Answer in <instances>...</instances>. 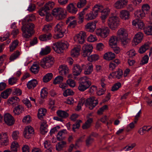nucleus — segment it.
Here are the masks:
<instances>
[{"label":"nucleus","mask_w":152,"mask_h":152,"mask_svg":"<svg viewBox=\"0 0 152 152\" xmlns=\"http://www.w3.org/2000/svg\"><path fill=\"white\" fill-rule=\"evenodd\" d=\"M98 103V101L94 97H92L86 100L84 98H82L79 102L76 109V111H79L84 104L89 109L92 110Z\"/></svg>","instance_id":"1"},{"label":"nucleus","mask_w":152,"mask_h":152,"mask_svg":"<svg viewBox=\"0 0 152 152\" xmlns=\"http://www.w3.org/2000/svg\"><path fill=\"white\" fill-rule=\"evenodd\" d=\"M92 10L98 15L99 12L101 13L100 18L104 22L110 12V9L108 7L104 8L102 4H95L92 8Z\"/></svg>","instance_id":"2"},{"label":"nucleus","mask_w":152,"mask_h":152,"mask_svg":"<svg viewBox=\"0 0 152 152\" xmlns=\"http://www.w3.org/2000/svg\"><path fill=\"white\" fill-rule=\"evenodd\" d=\"M52 14L56 19L61 20L66 17L67 12L64 8L56 7L53 9L52 11Z\"/></svg>","instance_id":"3"},{"label":"nucleus","mask_w":152,"mask_h":152,"mask_svg":"<svg viewBox=\"0 0 152 152\" xmlns=\"http://www.w3.org/2000/svg\"><path fill=\"white\" fill-rule=\"evenodd\" d=\"M89 78L86 77H83L79 79L78 89L81 91H83L89 88L91 85Z\"/></svg>","instance_id":"4"},{"label":"nucleus","mask_w":152,"mask_h":152,"mask_svg":"<svg viewBox=\"0 0 152 152\" xmlns=\"http://www.w3.org/2000/svg\"><path fill=\"white\" fill-rule=\"evenodd\" d=\"M55 31L56 34L55 38L59 39L62 38L64 35V34L67 32L65 28V24L62 22L58 23L55 28Z\"/></svg>","instance_id":"5"},{"label":"nucleus","mask_w":152,"mask_h":152,"mask_svg":"<svg viewBox=\"0 0 152 152\" xmlns=\"http://www.w3.org/2000/svg\"><path fill=\"white\" fill-rule=\"evenodd\" d=\"M107 23L110 29L113 30H115L119 26V18L116 16L109 17L107 20Z\"/></svg>","instance_id":"6"},{"label":"nucleus","mask_w":152,"mask_h":152,"mask_svg":"<svg viewBox=\"0 0 152 152\" xmlns=\"http://www.w3.org/2000/svg\"><path fill=\"white\" fill-rule=\"evenodd\" d=\"M69 44L67 42H58L53 44L52 47L54 50L57 53H63L64 50L68 48Z\"/></svg>","instance_id":"7"},{"label":"nucleus","mask_w":152,"mask_h":152,"mask_svg":"<svg viewBox=\"0 0 152 152\" xmlns=\"http://www.w3.org/2000/svg\"><path fill=\"white\" fill-rule=\"evenodd\" d=\"M34 25L32 23H28L23 26L22 28L23 36L26 38H28L32 35Z\"/></svg>","instance_id":"8"},{"label":"nucleus","mask_w":152,"mask_h":152,"mask_svg":"<svg viewBox=\"0 0 152 152\" xmlns=\"http://www.w3.org/2000/svg\"><path fill=\"white\" fill-rule=\"evenodd\" d=\"M117 37L121 40L122 44L125 45L128 43V34L125 29L121 28L118 29L117 32Z\"/></svg>","instance_id":"9"},{"label":"nucleus","mask_w":152,"mask_h":152,"mask_svg":"<svg viewBox=\"0 0 152 152\" xmlns=\"http://www.w3.org/2000/svg\"><path fill=\"white\" fill-rule=\"evenodd\" d=\"M110 29L107 27H104L97 29L95 31L96 34L102 38L107 37L110 33Z\"/></svg>","instance_id":"10"},{"label":"nucleus","mask_w":152,"mask_h":152,"mask_svg":"<svg viewBox=\"0 0 152 152\" xmlns=\"http://www.w3.org/2000/svg\"><path fill=\"white\" fill-rule=\"evenodd\" d=\"M54 62V58L49 56L43 58L41 61L40 64L42 67L47 68L51 66Z\"/></svg>","instance_id":"11"},{"label":"nucleus","mask_w":152,"mask_h":152,"mask_svg":"<svg viewBox=\"0 0 152 152\" xmlns=\"http://www.w3.org/2000/svg\"><path fill=\"white\" fill-rule=\"evenodd\" d=\"M86 37V32L83 31H80L75 35L74 38V40L77 43L83 44L85 42V37Z\"/></svg>","instance_id":"12"},{"label":"nucleus","mask_w":152,"mask_h":152,"mask_svg":"<svg viewBox=\"0 0 152 152\" xmlns=\"http://www.w3.org/2000/svg\"><path fill=\"white\" fill-rule=\"evenodd\" d=\"M93 47L91 44H86L82 47L83 55L84 57H86L92 51Z\"/></svg>","instance_id":"13"},{"label":"nucleus","mask_w":152,"mask_h":152,"mask_svg":"<svg viewBox=\"0 0 152 152\" xmlns=\"http://www.w3.org/2000/svg\"><path fill=\"white\" fill-rule=\"evenodd\" d=\"M34 134V129L32 126H27L24 129L23 135L24 137L26 138H30Z\"/></svg>","instance_id":"14"},{"label":"nucleus","mask_w":152,"mask_h":152,"mask_svg":"<svg viewBox=\"0 0 152 152\" xmlns=\"http://www.w3.org/2000/svg\"><path fill=\"white\" fill-rule=\"evenodd\" d=\"M4 120L5 123L8 126L13 125L15 123V119L13 117L10 113L4 114Z\"/></svg>","instance_id":"15"},{"label":"nucleus","mask_w":152,"mask_h":152,"mask_svg":"<svg viewBox=\"0 0 152 152\" xmlns=\"http://www.w3.org/2000/svg\"><path fill=\"white\" fill-rule=\"evenodd\" d=\"M128 2L127 0H118L114 4V7L117 9L123 8L127 4Z\"/></svg>","instance_id":"16"},{"label":"nucleus","mask_w":152,"mask_h":152,"mask_svg":"<svg viewBox=\"0 0 152 152\" xmlns=\"http://www.w3.org/2000/svg\"><path fill=\"white\" fill-rule=\"evenodd\" d=\"M82 66L84 69V73L85 75L90 74L93 70V64L91 63H88L86 65L83 64Z\"/></svg>","instance_id":"17"},{"label":"nucleus","mask_w":152,"mask_h":152,"mask_svg":"<svg viewBox=\"0 0 152 152\" xmlns=\"http://www.w3.org/2000/svg\"><path fill=\"white\" fill-rule=\"evenodd\" d=\"M143 37V34L141 32H139L135 35L133 40L132 42L134 43L135 45H137L141 42Z\"/></svg>","instance_id":"18"},{"label":"nucleus","mask_w":152,"mask_h":152,"mask_svg":"<svg viewBox=\"0 0 152 152\" xmlns=\"http://www.w3.org/2000/svg\"><path fill=\"white\" fill-rule=\"evenodd\" d=\"M66 9L68 12L72 14H76L77 11V9L75 7V3L69 4L67 6Z\"/></svg>","instance_id":"19"},{"label":"nucleus","mask_w":152,"mask_h":152,"mask_svg":"<svg viewBox=\"0 0 152 152\" xmlns=\"http://www.w3.org/2000/svg\"><path fill=\"white\" fill-rule=\"evenodd\" d=\"M81 47L80 45H76L74 46L71 51V55L73 57H76L79 55L81 50Z\"/></svg>","instance_id":"20"},{"label":"nucleus","mask_w":152,"mask_h":152,"mask_svg":"<svg viewBox=\"0 0 152 152\" xmlns=\"http://www.w3.org/2000/svg\"><path fill=\"white\" fill-rule=\"evenodd\" d=\"M66 22L67 23H69V26L74 28L77 25V21L74 16H70L67 19Z\"/></svg>","instance_id":"21"},{"label":"nucleus","mask_w":152,"mask_h":152,"mask_svg":"<svg viewBox=\"0 0 152 152\" xmlns=\"http://www.w3.org/2000/svg\"><path fill=\"white\" fill-rule=\"evenodd\" d=\"M85 27L88 31L93 32L96 28V23L94 22L88 23L85 26Z\"/></svg>","instance_id":"22"},{"label":"nucleus","mask_w":152,"mask_h":152,"mask_svg":"<svg viewBox=\"0 0 152 152\" xmlns=\"http://www.w3.org/2000/svg\"><path fill=\"white\" fill-rule=\"evenodd\" d=\"M130 13L127 10H122L120 12L119 17L122 20H126L129 18Z\"/></svg>","instance_id":"23"},{"label":"nucleus","mask_w":152,"mask_h":152,"mask_svg":"<svg viewBox=\"0 0 152 152\" xmlns=\"http://www.w3.org/2000/svg\"><path fill=\"white\" fill-rule=\"evenodd\" d=\"M8 141L7 134L0 132V142L2 145H6Z\"/></svg>","instance_id":"24"},{"label":"nucleus","mask_w":152,"mask_h":152,"mask_svg":"<svg viewBox=\"0 0 152 152\" xmlns=\"http://www.w3.org/2000/svg\"><path fill=\"white\" fill-rule=\"evenodd\" d=\"M82 70V68L79 65L76 64L74 65L72 69L73 75L75 76L79 75L81 73Z\"/></svg>","instance_id":"25"},{"label":"nucleus","mask_w":152,"mask_h":152,"mask_svg":"<svg viewBox=\"0 0 152 152\" xmlns=\"http://www.w3.org/2000/svg\"><path fill=\"white\" fill-rule=\"evenodd\" d=\"M123 74L122 70L119 69L116 72H113L110 74L109 76V78H111L112 77L117 78L118 79L120 78Z\"/></svg>","instance_id":"26"},{"label":"nucleus","mask_w":152,"mask_h":152,"mask_svg":"<svg viewBox=\"0 0 152 152\" xmlns=\"http://www.w3.org/2000/svg\"><path fill=\"white\" fill-rule=\"evenodd\" d=\"M20 101L19 99L17 96H13L10 98L8 100V103L13 106L17 105Z\"/></svg>","instance_id":"27"},{"label":"nucleus","mask_w":152,"mask_h":152,"mask_svg":"<svg viewBox=\"0 0 152 152\" xmlns=\"http://www.w3.org/2000/svg\"><path fill=\"white\" fill-rule=\"evenodd\" d=\"M150 45V43L149 42L145 43L138 50V52L140 54L144 53L149 49Z\"/></svg>","instance_id":"28"},{"label":"nucleus","mask_w":152,"mask_h":152,"mask_svg":"<svg viewBox=\"0 0 152 152\" xmlns=\"http://www.w3.org/2000/svg\"><path fill=\"white\" fill-rule=\"evenodd\" d=\"M104 58L107 61L111 60L113 59L115 57V54L111 52H108L106 53L104 55Z\"/></svg>","instance_id":"29"},{"label":"nucleus","mask_w":152,"mask_h":152,"mask_svg":"<svg viewBox=\"0 0 152 152\" xmlns=\"http://www.w3.org/2000/svg\"><path fill=\"white\" fill-rule=\"evenodd\" d=\"M132 24L134 26H135L137 24L138 28L141 29H143L145 27V24L143 22L140 20H133Z\"/></svg>","instance_id":"30"},{"label":"nucleus","mask_w":152,"mask_h":152,"mask_svg":"<svg viewBox=\"0 0 152 152\" xmlns=\"http://www.w3.org/2000/svg\"><path fill=\"white\" fill-rule=\"evenodd\" d=\"M59 73L60 75H64L68 73L69 69L65 65H62L59 68Z\"/></svg>","instance_id":"31"},{"label":"nucleus","mask_w":152,"mask_h":152,"mask_svg":"<svg viewBox=\"0 0 152 152\" xmlns=\"http://www.w3.org/2000/svg\"><path fill=\"white\" fill-rule=\"evenodd\" d=\"M98 15L93 11L90 12L87 14L85 16V19L87 20H90L95 19Z\"/></svg>","instance_id":"32"},{"label":"nucleus","mask_w":152,"mask_h":152,"mask_svg":"<svg viewBox=\"0 0 152 152\" xmlns=\"http://www.w3.org/2000/svg\"><path fill=\"white\" fill-rule=\"evenodd\" d=\"M146 14L142 10H138L135 12V17L137 19H141L144 17Z\"/></svg>","instance_id":"33"},{"label":"nucleus","mask_w":152,"mask_h":152,"mask_svg":"<svg viewBox=\"0 0 152 152\" xmlns=\"http://www.w3.org/2000/svg\"><path fill=\"white\" fill-rule=\"evenodd\" d=\"M117 42V39L116 37L113 36L110 37L109 40V44L111 47L116 45Z\"/></svg>","instance_id":"34"},{"label":"nucleus","mask_w":152,"mask_h":152,"mask_svg":"<svg viewBox=\"0 0 152 152\" xmlns=\"http://www.w3.org/2000/svg\"><path fill=\"white\" fill-rule=\"evenodd\" d=\"M37 84V82L36 80L32 79L28 82L27 84V87L29 89H33Z\"/></svg>","instance_id":"35"},{"label":"nucleus","mask_w":152,"mask_h":152,"mask_svg":"<svg viewBox=\"0 0 152 152\" xmlns=\"http://www.w3.org/2000/svg\"><path fill=\"white\" fill-rule=\"evenodd\" d=\"M23 111V108L22 106L21 105H18L14 108L13 112L15 115H19Z\"/></svg>","instance_id":"36"},{"label":"nucleus","mask_w":152,"mask_h":152,"mask_svg":"<svg viewBox=\"0 0 152 152\" xmlns=\"http://www.w3.org/2000/svg\"><path fill=\"white\" fill-rule=\"evenodd\" d=\"M67 132L65 129H63L59 131L57 135V138L58 140H61L64 138V135L67 134Z\"/></svg>","instance_id":"37"},{"label":"nucleus","mask_w":152,"mask_h":152,"mask_svg":"<svg viewBox=\"0 0 152 152\" xmlns=\"http://www.w3.org/2000/svg\"><path fill=\"white\" fill-rule=\"evenodd\" d=\"M40 131L41 133L43 134H44L48 132L47 124L46 121H43L41 123L40 127Z\"/></svg>","instance_id":"38"},{"label":"nucleus","mask_w":152,"mask_h":152,"mask_svg":"<svg viewBox=\"0 0 152 152\" xmlns=\"http://www.w3.org/2000/svg\"><path fill=\"white\" fill-rule=\"evenodd\" d=\"M51 50V47L49 46H46L44 48L41 49L40 54L41 55H47L50 52Z\"/></svg>","instance_id":"39"},{"label":"nucleus","mask_w":152,"mask_h":152,"mask_svg":"<svg viewBox=\"0 0 152 152\" xmlns=\"http://www.w3.org/2000/svg\"><path fill=\"white\" fill-rule=\"evenodd\" d=\"M57 115L62 118H65L69 116L68 114L66 111L59 110L56 112Z\"/></svg>","instance_id":"40"},{"label":"nucleus","mask_w":152,"mask_h":152,"mask_svg":"<svg viewBox=\"0 0 152 152\" xmlns=\"http://www.w3.org/2000/svg\"><path fill=\"white\" fill-rule=\"evenodd\" d=\"M44 147L46 149L45 152H51V146L50 142L48 140L45 141L44 143Z\"/></svg>","instance_id":"41"},{"label":"nucleus","mask_w":152,"mask_h":152,"mask_svg":"<svg viewBox=\"0 0 152 152\" xmlns=\"http://www.w3.org/2000/svg\"><path fill=\"white\" fill-rule=\"evenodd\" d=\"M19 145L18 142L14 141L12 142L11 145V151L12 152H17Z\"/></svg>","instance_id":"42"},{"label":"nucleus","mask_w":152,"mask_h":152,"mask_svg":"<svg viewBox=\"0 0 152 152\" xmlns=\"http://www.w3.org/2000/svg\"><path fill=\"white\" fill-rule=\"evenodd\" d=\"M66 144V142L62 141L58 143L56 145V149L57 151H60L64 148Z\"/></svg>","instance_id":"43"},{"label":"nucleus","mask_w":152,"mask_h":152,"mask_svg":"<svg viewBox=\"0 0 152 152\" xmlns=\"http://www.w3.org/2000/svg\"><path fill=\"white\" fill-rule=\"evenodd\" d=\"M92 121L93 119L92 118H89L88 119L85 124L83 125L82 126L83 129H86L89 128Z\"/></svg>","instance_id":"44"},{"label":"nucleus","mask_w":152,"mask_h":152,"mask_svg":"<svg viewBox=\"0 0 152 152\" xmlns=\"http://www.w3.org/2000/svg\"><path fill=\"white\" fill-rule=\"evenodd\" d=\"M51 38V35L50 34H44L40 36L39 39L40 40L42 41H46L50 39Z\"/></svg>","instance_id":"45"},{"label":"nucleus","mask_w":152,"mask_h":152,"mask_svg":"<svg viewBox=\"0 0 152 152\" xmlns=\"http://www.w3.org/2000/svg\"><path fill=\"white\" fill-rule=\"evenodd\" d=\"M39 65L35 64H34L30 68V70L32 72L36 74L37 73L39 70Z\"/></svg>","instance_id":"46"},{"label":"nucleus","mask_w":152,"mask_h":152,"mask_svg":"<svg viewBox=\"0 0 152 152\" xmlns=\"http://www.w3.org/2000/svg\"><path fill=\"white\" fill-rule=\"evenodd\" d=\"M46 113V110L45 108H40L39 109L38 113V117L39 119L42 118L45 115Z\"/></svg>","instance_id":"47"},{"label":"nucleus","mask_w":152,"mask_h":152,"mask_svg":"<svg viewBox=\"0 0 152 152\" xmlns=\"http://www.w3.org/2000/svg\"><path fill=\"white\" fill-rule=\"evenodd\" d=\"M53 75L51 73H49L46 74L43 78V81L47 83L52 78Z\"/></svg>","instance_id":"48"},{"label":"nucleus","mask_w":152,"mask_h":152,"mask_svg":"<svg viewBox=\"0 0 152 152\" xmlns=\"http://www.w3.org/2000/svg\"><path fill=\"white\" fill-rule=\"evenodd\" d=\"M19 43L18 41L16 39L13 41L10 46V51H12L17 47Z\"/></svg>","instance_id":"49"},{"label":"nucleus","mask_w":152,"mask_h":152,"mask_svg":"<svg viewBox=\"0 0 152 152\" xmlns=\"http://www.w3.org/2000/svg\"><path fill=\"white\" fill-rule=\"evenodd\" d=\"M54 4V2L49 1L45 4L43 7L45 10H48L53 7Z\"/></svg>","instance_id":"50"},{"label":"nucleus","mask_w":152,"mask_h":152,"mask_svg":"<svg viewBox=\"0 0 152 152\" xmlns=\"http://www.w3.org/2000/svg\"><path fill=\"white\" fill-rule=\"evenodd\" d=\"M11 92V90L10 89H8L3 92L1 94V96L4 99L8 98Z\"/></svg>","instance_id":"51"},{"label":"nucleus","mask_w":152,"mask_h":152,"mask_svg":"<svg viewBox=\"0 0 152 152\" xmlns=\"http://www.w3.org/2000/svg\"><path fill=\"white\" fill-rule=\"evenodd\" d=\"M20 52L17 51L15 53H12L10 56V61H13L18 58L20 55Z\"/></svg>","instance_id":"52"},{"label":"nucleus","mask_w":152,"mask_h":152,"mask_svg":"<svg viewBox=\"0 0 152 152\" xmlns=\"http://www.w3.org/2000/svg\"><path fill=\"white\" fill-rule=\"evenodd\" d=\"M99 58V56L97 54H93L88 56V59L90 62H92L98 60Z\"/></svg>","instance_id":"53"},{"label":"nucleus","mask_w":152,"mask_h":152,"mask_svg":"<svg viewBox=\"0 0 152 152\" xmlns=\"http://www.w3.org/2000/svg\"><path fill=\"white\" fill-rule=\"evenodd\" d=\"M97 40L96 37L95 35L90 34L87 39V40L89 42H93L96 41Z\"/></svg>","instance_id":"54"},{"label":"nucleus","mask_w":152,"mask_h":152,"mask_svg":"<svg viewBox=\"0 0 152 152\" xmlns=\"http://www.w3.org/2000/svg\"><path fill=\"white\" fill-rule=\"evenodd\" d=\"M85 14V12L83 11H82L79 13L78 21L79 24H81L83 22L84 20V15Z\"/></svg>","instance_id":"55"},{"label":"nucleus","mask_w":152,"mask_h":152,"mask_svg":"<svg viewBox=\"0 0 152 152\" xmlns=\"http://www.w3.org/2000/svg\"><path fill=\"white\" fill-rule=\"evenodd\" d=\"M63 81V77L61 76H58L55 78L53 83L54 84L56 85L62 83Z\"/></svg>","instance_id":"56"},{"label":"nucleus","mask_w":152,"mask_h":152,"mask_svg":"<svg viewBox=\"0 0 152 152\" xmlns=\"http://www.w3.org/2000/svg\"><path fill=\"white\" fill-rule=\"evenodd\" d=\"M11 136L14 140H17L19 137L20 133L18 131H14L12 132Z\"/></svg>","instance_id":"57"},{"label":"nucleus","mask_w":152,"mask_h":152,"mask_svg":"<svg viewBox=\"0 0 152 152\" xmlns=\"http://www.w3.org/2000/svg\"><path fill=\"white\" fill-rule=\"evenodd\" d=\"M144 32L147 35H152V26H149L145 28Z\"/></svg>","instance_id":"58"},{"label":"nucleus","mask_w":152,"mask_h":152,"mask_svg":"<svg viewBox=\"0 0 152 152\" xmlns=\"http://www.w3.org/2000/svg\"><path fill=\"white\" fill-rule=\"evenodd\" d=\"M67 84L72 88H74L76 86V82L75 80L71 79H68L66 81Z\"/></svg>","instance_id":"59"},{"label":"nucleus","mask_w":152,"mask_h":152,"mask_svg":"<svg viewBox=\"0 0 152 152\" xmlns=\"http://www.w3.org/2000/svg\"><path fill=\"white\" fill-rule=\"evenodd\" d=\"M150 9V6L147 4H143L142 7V10L143 11L145 14H147V12Z\"/></svg>","instance_id":"60"},{"label":"nucleus","mask_w":152,"mask_h":152,"mask_svg":"<svg viewBox=\"0 0 152 152\" xmlns=\"http://www.w3.org/2000/svg\"><path fill=\"white\" fill-rule=\"evenodd\" d=\"M82 122V121L80 120H78L76 123L73 125L72 130L74 132H75V129H78L80 126V124Z\"/></svg>","instance_id":"61"},{"label":"nucleus","mask_w":152,"mask_h":152,"mask_svg":"<svg viewBox=\"0 0 152 152\" xmlns=\"http://www.w3.org/2000/svg\"><path fill=\"white\" fill-rule=\"evenodd\" d=\"M74 94V92L70 89H68L65 90L63 93V95L65 96H68L72 95Z\"/></svg>","instance_id":"62"},{"label":"nucleus","mask_w":152,"mask_h":152,"mask_svg":"<svg viewBox=\"0 0 152 152\" xmlns=\"http://www.w3.org/2000/svg\"><path fill=\"white\" fill-rule=\"evenodd\" d=\"M149 126H144L139 129L138 130V133L141 135H143L146 132L147 129Z\"/></svg>","instance_id":"63"},{"label":"nucleus","mask_w":152,"mask_h":152,"mask_svg":"<svg viewBox=\"0 0 152 152\" xmlns=\"http://www.w3.org/2000/svg\"><path fill=\"white\" fill-rule=\"evenodd\" d=\"M22 121L24 123H29L31 121V118L29 115H27L23 117Z\"/></svg>","instance_id":"64"}]
</instances>
